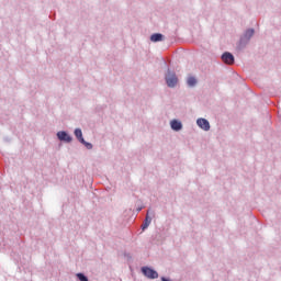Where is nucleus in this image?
<instances>
[{
    "mask_svg": "<svg viewBox=\"0 0 281 281\" xmlns=\"http://www.w3.org/2000/svg\"><path fill=\"white\" fill-rule=\"evenodd\" d=\"M178 82H179V79L177 78V75L175 72L168 71L166 76L167 87L175 88L177 87Z\"/></svg>",
    "mask_w": 281,
    "mask_h": 281,
    "instance_id": "nucleus-1",
    "label": "nucleus"
},
{
    "mask_svg": "<svg viewBox=\"0 0 281 281\" xmlns=\"http://www.w3.org/2000/svg\"><path fill=\"white\" fill-rule=\"evenodd\" d=\"M142 271L146 278H150L151 280L159 278V273H157V271H155L148 267H143Z\"/></svg>",
    "mask_w": 281,
    "mask_h": 281,
    "instance_id": "nucleus-2",
    "label": "nucleus"
},
{
    "mask_svg": "<svg viewBox=\"0 0 281 281\" xmlns=\"http://www.w3.org/2000/svg\"><path fill=\"white\" fill-rule=\"evenodd\" d=\"M75 135L79 139V142H81V144L86 145V147L88 149L93 148V145H91V143L85 142V138L82 137V130H80V128L75 130Z\"/></svg>",
    "mask_w": 281,
    "mask_h": 281,
    "instance_id": "nucleus-3",
    "label": "nucleus"
},
{
    "mask_svg": "<svg viewBox=\"0 0 281 281\" xmlns=\"http://www.w3.org/2000/svg\"><path fill=\"white\" fill-rule=\"evenodd\" d=\"M222 60L225 65H234V55H232V53H224L222 55Z\"/></svg>",
    "mask_w": 281,
    "mask_h": 281,
    "instance_id": "nucleus-4",
    "label": "nucleus"
},
{
    "mask_svg": "<svg viewBox=\"0 0 281 281\" xmlns=\"http://www.w3.org/2000/svg\"><path fill=\"white\" fill-rule=\"evenodd\" d=\"M196 124L202 131H210V122L205 119H198Z\"/></svg>",
    "mask_w": 281,
    "mask_h": 281,
    "instance_id": "nucleus-5",
    "label": "nucleus"
},
{
    "mask_svg": "<svg viewBox=\"0 0 281 281\" xmlns=\"http://www.w3.org/2000/svg\"><path fill=\"white\" fill-rule=\"evenodd\" d=\"M57 137L58 139H60V142H71V136H69V134H67L66 132H58Z\"/></svg>",
    "mask_w": 281,
    "mask_h": 281,
    "instance_id": "nucleus-6",
    "label": "nucleus"
},
{
    "mask_svg": "<svg viewBox=\"0 0 281 281\" xmlns=\"http://www.w3.org/2000/svg\"><path fill=\"white\" fill-rule=\"evenodd\" d=\"M151 43H159L164 41V35L161 33H155L150 36Z\"/></svg>",
    "mask_w": 281,
    "mask_h": 281,
    "instance_id": "nucleus-7",
    "label": "nucleus"
},
{
    "mask_svg": "<svg viewBox=\"0 0 281 281\" xmlns=\"http://www.w3.org/2000/svg\"><path fill=\"white\" fill-rule=\"evenodd\" d=\"M182 127H183V125H181V122H179L177 120L171 121L172 131H181Z\"/></svg>",
    "mask_w": 281,
    "mask_h": 281,
    "instance_id": "nucleus-8",
    "label": "nucleus"
},
{
    "mask_svg": "<svg viewBox=\"0 0 281 281\" xmlns=\"http://www.w3.org/2000/svg\"><path fill=\"white\" fill-rule=\"evenodd\" d=\"M151 218H150V216H148V213H147V215H146V218H145V222H144V224L142 225V229L144 231V229H147V227L150 225V223H151Z\"/></svg>",
    "mask_w": 281,
    "mask_h": 281,
    "instance_id": "nucleus-9",
    "label": "nucleus"
},
{
    "mask_svg": "<svg viewBox=\"0 0 281 281\" xmlns=\"http://www.w3.org/2000/svg\"><path fill=\"white\" fill-rule=\"evenodd\" d=\"M187 85H189V87H195L196 86V78L194 77H189L187 79Z\"/></svg>",
    "mask_w": 281,
    "mask_h": 281,
    "instance_id": "nucleus-10",
    "label": "nucleus"
},
{
    "mask_svg": "<svg viewBox=\"0 0 281 281\" xmlns=\"http://www.w3.org/2000/svg\"><path fill=\"white\" fill-rule=\"evenodd\" d=\"M77 278H78L80 281H89V279H88L85 274H82V273H78V274H77Z\"/></svg>",
    "mask_w": 281,
    "mask_h": 281,
    "instance_id": "nucleus-11",
    "label": "nucleus"
},
{
    "mask_svg": "<svg viewBox=\"0 0 281 281\" xmlns=\"http://www.w3.org/2000/svg\"><path fill=\"white\" fill-rule=\"evenodd\" d=\"M246 36H248V38H251V36H254V29H249L248 31H246Z\"/></svg>",
    "mask_w": 281,
    "mask_h": 281,
    "instance_id": "nucleus-12",
    "label": "nucleus"
}]
</instances>
